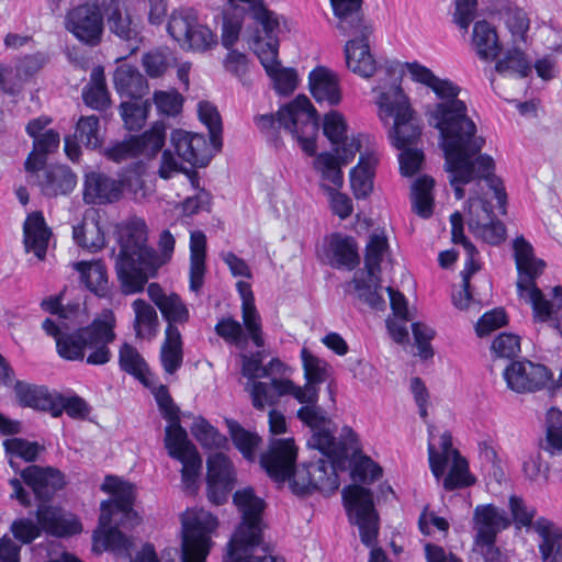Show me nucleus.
<instances>
[{"instance_id":"38","label":"nucleus","mask_w":562,"mask_h":562,"mask_svg":"<svg viewBox=\"0 0 562 562\" xmlns=\"http://www.w3.org/2000/svg\"><path fill=\"white\" fill-rule=\"evenodd\" d=\"M331 267L353 270L359 263L358 247L352 237L335 234L329 241Z\"/></svg>"},{"instance_id":"25","label":"nucleus","mask_w":562,"mask_h":562,"mask_svg":"<svg viewBox=\"0 0 562 562\" xmlns=\"http://www.w3.org/2000/svg\"><path fill=\"white\" fill-rule=\"evenodd\" d=\"M308 88L318 104L335 106L342 99L338 75L324 66H318L310 72Z\"/></svg>"},{"instance_id":"44","label":"nucleus","mask_w":562,"mask_h":562,"mask_svg":"<svg viewBox=\"0 0 562 562\" xmlns=\"http://www.w3.org/2000/svg\"><path fill=\"white\" fill-rule=\"evenodd\" d=\"M75 269L80 273V280L88 290L100 297L108 295L109 283L106 269L100 261L76 262Z\"/></svg>"},{"instance_id":"62","label":"nucleus","mask_w":562,"mask_h":562,"mask_svg":"<svg viewBox=\"0 0 562 562\" xmlns=\"http://www.w3.org/2000/svg\"><path fill=\"white\" fill-rule=\"evenodd\" d=\"M165 125L156 123L154 126L140 136H135L133 139L137 144L138 155H154L165 143Z\"/></svg>"},{"instance_id":"52","label":"nucleus","mask_w":562,"mask_h":562,"mask_svg":"<svg viewBox=\"0 0 562 562\" xmlns=\"http://www.w3.org/2000/svg\"><path fill=\"white\" fill-rule=\"evenodd\" d=\"M435 181L432 178L423 176L418 178L412 187L413 209L419 216L428 218L432 214L434 198L432 188Z\"/></svg>"},{"instance_id":"58","label":"nucleus","mask_w":562,"mask_h":562,"mask_svg":"<svg viewBox=\"0 0 562 562\" xmlns=\"http://www.w3.org/2000/svg\"><path fill=\"white\" fill-rule=\"evenodd\" d=\"M75 137L89 148L100 147L103 137L99 119L95 115L81 116L76 124Z\"/></svg>"},{"instance_id":"9","label":"nucleus","mask_w":562,"mask_h":562,"mask_svg":"<svg viewBox=\"0 0 562 562\" xmlns=\"http://www.w3.org/2000/svg\"><path fill=\"white\" fill-rule=\"evenodd\" d=\"M514 251L518 271L517 291L519 296L531 305L536 321H550L554 313L553 304L544 297L535 282L542 273L544 262L535 258L532 246L524 237L515 239Z\"/></svg>"},{"instance_id":"13","label":"nucleus","mask_w":562,"mask_h":562,"mask_svg":"<svg viewBox=\"0 0 562 562\" xmlns=\"http://www.w3.org/2000/svg\"><path fill=\"white\" fill-rule=\"evenodd\" d=\"M37 524L30 518H19L11 525L13 536L23 543H30L44 530L47 533L64 537L81 531L76 516L59 508L40 505L36 510Z\"/></svg>"},{"instance_id":"8","label":"nucleus","mask_w":562,"mask_h":562,"mask_svg":"<svg viewBox=\"0 0 562 562\" xmlns=\"http://www.w3.org/2000/svg\"><path fill=\"white\" fill-rule=\"evenodd\" d=\"M256 16L261 21L263 35L257 30L247 37L248 46L272 79L276 90L280 94L292 93L297 85V75L292 68H283L278 59L279 41L276 31L279 22L262 9L256 11Z\"/></svg>"},{"instance_id":"30","label":"nucleus","mask_w":562,"mask_h":562,"mask_svg":"<svg viewBox=\"0 0 562 562\" xmlns=\"http://www.w3.org/2000/svg\"><path fill=\"white\" fill-rule=\"evenodd\" d=\"M146 387L150 390L160 414L168 420L164 439L165 448L171 458H176V409L173 398L168 387L159 384L155 375L151 376V385Z\"/></svg>"},{"instance_id":"14","label":"nucleus","mask_w":562,"mask_h":562,"mask_svg":"<svg viewBox=\"0 0 562 562\" xmlns=\"http://www.w3.org/2000/svg\"><path fill=\"white\" fill-rule=\"evenodd\" d=\"M181 562H205L212 546L211 535L217 518L204 509L187 510L182 515Z\"/></svg>"},{"instance_id":"7","label":"nucleus","mask_w":562,"mask_h":562,"mask_svg":"<svg viewBox=\"0 0 562 562\" xmlns=\"http://www.w3.org/2000/svg\"><path fill=\"white\" fill-rule=\"evenodd\" d=\"M397 63H386L385 70L389 76L393 78V83L389 87H379L378 105L379 116L381 121L389 124L393 121L389 135L392 144L397 149L411 147L416 144L422 134L419 120L415 112L412 110L408 98L403 92L401 86L396 83Z\"/></svg>"},{"instance_id":"5","label":"nucleus","mask_w":562,"mask_h":562,"mask_svg":"<svg viewBox=\"0 0 562 562\" xmlns=\"http://www.w3.org/2000/svg\"><path fill=\"white\" fill-rule=\"evenodd\" d=\"M330 3L338 19L337 29L350 37L344 49L348 69L370 78L378 70V63L370 52L369 37L373 30L363 19L362 0H330Z\"/></svg>"},{"instance_id":"28","label":"nucleus","mask_w":562,"mask_h":562,"mask_svg":"<svg viewBox=\"0 0 562 562\" xmlns=\"http://www.w3.org/2000/svg\"><path fill=\"white\" fill-rule=\"evenodd\" d=\"M356 451L348 450L347 456L341 459L335 456H326L329 460L319 459L316 462H311L312 491L315 490L323 493H334L337 491L339 487L337 469H344L350 452Z\"/></svg>"},{"instance_id":"51","label":"nucleus","mask_w":562,"mask_h":562,"mask_svg":"<svg viewBox=\"0 0 562 562\" xmlns=\"http://www.w3.org/2000/svg\"><path fill=\"white\" fill-rule=\"evenodd\" d=\"M82 98L85 103L94 110H104L109 106L110 97L101 67L93 68L90 83L85 88Z\"/></svg>"},{"instance_id":"55","label":"nucleus","mask_w":562,"mask_h":562,"mask_svg":"<svg viewBox=\"0 0 562 562\" xmlns=\"http://www.w3.org/2000/svg\"><path fill=\"white\" fill-rule=\"evenodd\" d=\"M229 434L235 447L241 452L245 459L252 461L256 458V451L261 442L260 437L246 430L236 422H228Z\"/></svg>"},{"instance_id":"27","label":"nucleus","mask_w":562,"mask_h":562,"mask_svg":"<svg viewBox=\"0 0 562 562\" xmlns=\"http://www.w3.org/2000/svg\"><path fill=\"white\" fill-rule=\"evenodd\" d=\"M123 183L100 172L86 176L83 199L87 203H112L121 199Z\"/></svg>"},{"instance_id":"18","label":"nucleus","mask_w":562,"mask_h":562,"mask_svg":"<svg viewBox=\"0 0 562 562\" xmlns=\"http://www.w3.org/2000/svg\"><path fill=\"white\" fill-rule=\"evenodd\" d=\"M147 292L168 323L160 344L159 360L165 372L173 374L176 372V296L173 293L167 295L157 283L149 284Z\"/></svg>"},{"instance_id":"4","label":"nucleus","mask_w":562,"mask_h":562,"mask_svg":"<svg viewBox=\"0 0 562 562\" xmlns=\"http://www.w3.org/2000/svg\"><path fill=\"white\" fill-rule=\"evenodd\" d=\"M101 490L112 494L113 498L101 503L99 528L93 536V549L95 551L111 550L117 554H127L132 541L111 525L112 522L124 525L125 520L138 521L137 513L132 508L135 487L119 477L106 476Z\"/></svg>"},{"instance_id":"39","label":"nucleus","mask_w":562,"mask_h":562,"mask_svg":"<svg viewBox=\"0 0 562 562\" xmlns=\"http://www.w3.org/2000/svg\"><path fill=\"white\" fill-rule=\"evenodd\" d=\"M376 162L373 154H361L358 165L351 169L350 186L356 199H366L371 193Z\"/></svg>"},{"instance_id":"53","label":"nucleus","mask_w":562,"mask_h":562,"mask_svg":"<svg viewBox=\"0 0 562 562\" xmlns=\"http://www.w3.org/2000/svg\"><path fill=\"white\" fill-rule=\"evenodd\" d=\"M547 434L540 441V449L555 456L562 452V412L550 408L547 413Z\"/></svg>"},{"instance_id":"56","label":"nucleus","mask_w":562,"mask_h":562,"mask_svg":"<svg viewBox=\"0 0 562 562\" xmlns=\"http://www.w3.org/2000/svg\"><path fill=\"white\" fill-rule=\"evenodd\" d=\"M387 248V240L383 234H372L366 247L364 269L368 278L379 274L381 271V262Z\"/></svg>"},{"instance_id":"59","label":"nucleus","mask_w":562,"mask_h":562,"mask_svg":"<svg viewBox=\"0 0 562 562\" xmlns=\"http://www.w3.org/2000/svg\"><path fill=\"white\" fill-rule=\"evenodd\" d=\"M121 116L124 121L126 128L136 131L143 127L147 120L150 104L148 101H125L121 103Z\"/></svg>"},{"instance_id":"40","label":"nucleus","mask_w":562,"mask_h":562,"mask_svg":"<svg viewBox=\"0 0 562 562\" xmlns=\"http://www.w3.org/2000/svg\"><path fill=\"white\" fill-rule=\"evenodd\" d=\"M178 173H183L188 183L194 189L195 193L188 196L181 204L183 216H192L201 211L207 210L211 201L210 193L201 186L199 172L178 165Z\"/></svg>"},{"instance_id":"3","label":"nucleus","mask_w":562,"mask_h":562,"mask_svg":"<svg viewBox=\"0 0 562 562\" xmlns=\"http://www.w3.org/2000/svg\"><path fill=\"white\" fill-rule=\"evenodd\" d=\"M116 319L111 310L103 311L92 324L76 333H68L70 327L60 324L53 318H46L42 323L44 331L56 341L58 355L66 360H81L85 357V348L90 350L87 362L93 366L105 364L111 359L108 347L115 339L114 327Z\"/></svg>"},{"instance_id":"61","label":"nucleus","mask_w":562,"mask_h":562,"mask_svg":"<svg viewBox=\"0 0 562 562\" xmlns=\"http://www.w3.org/2000/svg\"><path fill=\"white\" fill-rule=\"evenodd\" d=\"M198 115L199 120L207 127L209 135L218 147V145H221V138H223V125L217 108L207 101H201L198 104Z\"/></svg>"},{"instance_id":"32","label":"nucleus","mask_w":562,"mask_h":562,"mask_svg":"<svg viewBox=\"0 0 562 562\" xmlns=\"http://www.w3.org/2000/svg\"><path fill=\"white\" fill-rule=\"evenodd\" d=\"M184 24V38L181 47L192 50H205L215 43V36L212 31L198 22L195 10L186 9L178 13Z\"/></svg>"},{"instance_id":"33","label":"nucleus","mask_w":562,"mask_h":562,"mask_svg":"<svg viewBox=\"0 0 562 562\" xmlns=\"http://www.w3.org/2000/svg\"><path fill=\"white\" fill-rule=\"evenodd\" d=\"M539 535V552L543 561L562 562V527H558L549 519L538 518L532 525Z\"/></svg>"},{"instance_id":"10","label":"nucleus","mask_w":562,"mask_h":562,"mask_svg":"<svg viewBox=\"0 0 562 562\" xmlns=\"http://www.w3.org/2000/svg\"><path fill=\"white\" fill-rule=\"evenodd\" d=\"M297 449L292 438L274 439L269 450L261 454L260 464L277 482L291 479L295 494L304 495L312 491L310 463L295 467Z\"/></svg>"},{"instance_id":"12","label":"nucleus","mask_w":562,"mask_h":562,"mask_svg":"<svg viewBox=\"0 0 562 562\" xmlns=\"http://www.w3.org/2000/svg\"><path fill=\"white\" fill-rule=\"evenodd\" d=\"M450 223L452 241L461 244L467 254L464 270L461 272L462 286L452 293V303L459 310L477 308L488 302L492 284L488 279H483V292L471 289L470 278L480 270V263L476 260L479 251L464 235L463 218L460 212L450 215Z\"/></svg>"},{"instance_id":"31","label":"nucleus","mask_w":562,"mask_h":562,"mask_svg":"<svg viewBox=\"0 0 562 562\" xmlns=\"http://www.w3.org/2000/svg\"><path fill=\"white\" fill-rule=\"evenodd\" d=\"M21 477L41 499L50 497L65 484L63 474L52 468L31 465L21 472Z\"/></svg>"},{"instance_id":"19","label":"nucleus","mask_w":562,"mask_h":562,"mask_svg":"<svg viewBox=\"0 0 562 562\" xmlns=\"http://www.w3.org/2000/svg\"><path fill=\"white\" fill-rule=\"evenodd\" d=\"M65 25L67 31L85 44L97 45L101 42L103 18L100 8L94 3L80 4L70 10Z\"/></svg>"},{"instance_id":"34","label":"nucleus","mask_w":562,"mask_h":562,"mask_svg":"<svg viewBox=\"0 0 562 562\" xmlns=\"http://www.w3.org/2000/svg\"><path fill=\"white\" fill-rule=\"evenodd\" d=\"M77 178L66 166H53L38 175V186L43 194L56 196L74 190Z\"/></svg>"},{"instance_id":"23","label":"nucleus","mask_w":562,"mask_h":562,"mask_svg":"<svg viewBox=\"0 0 562 562\" xmlns=\"http://www.w3.org/2000/svg\"><path fill=\"white\" fill-rule=\"evenodd\" d=\"M222 147L223 138H221V145L217 147L211 136L210 142H207L203 134L178 130V157L189 162L194 170L209 166Z\"/></svg>"},{"instance_id":"15","label":"nucleus","mask_w":562,"mask_h":562,"mask_svg":"<svg viewBox=\"0 0 562 562\" xmlns=\"http://www.w3.org/2000/svg\"><path fill=\"white\" fill-rule=\"evenodd\" d=\"M341 496L350 522L359 528L361 542L373 547L379 535V516L372 492L353 484L344 487Z\"/></svg>"},{"instance_id":"50","label":"nucleus","mask_w":562,"mask_h":562,"mask_svg":"<svg viewBox=\"0 0 562 562\" xmlns=\"http://www.w3.org/2000/svg\"><path fill=\"white\" fill-rule=\"evenodd\" d=\"M495 69L503 76L525 78L531 71V61L521 49L514 47L497 60Z\"/></svg>"},{"instance_id":"29","label":"nucleus","mask_w":562,"mask_h":562,"mask_svg":"<svg viewBox=\"0 0 562 562\" xmlns=\"http://www.w3.org/2000/svg\"><path fill=\"white\" fill-rule=\"evenodd\" d=\"M72 239L76 245L91 252L104 247V232L94 209H87L82 214L81 222L72 226Z\"/></svg>"},{"instance_id":"16","label":"nucleus","mask_w":562,"mask_h":562,"mask_svg":"<svg viewBox=\"0 0 562 562\" xmlns=\"http://www.w3.org/2000/svg\"><path fill=\"white\" fill-rule=\"evenodd\" d=\"M280 122L301 144L308 156L315 155V136L318 131V114L305 95H297L291 103L279 110Z\"/></svg>"},{"instance_id":"60","label":"nucleus","mask_w":562,"mask_h":562,"mask_svg":"<svg viewBox=\"0 0 562 562\" xmlns=\"http://www.w3.org/2000/svg\"><path fill=\"white\" fill-rule=\"evenodd\" d=\"M216 335L226 342L244 349L247 344V336L244 333L243 325L233 317L221 318L214 327Z\"/></svg>"},{"instance_id":"17","label":"nucleus","mask_w":562,"mask_h":562,"mask_svg":"<svg viewBox=\"0 0 562 562\" xmlns=\"http://www.w3.org/2000/svg\"><path fill=\"white\" fill-rule=\"evenodd\" d=\"M293 395L303 405H315L318 400V390L316 385L306 384L296 386L291 380L273 378L269 383H256L252 389V405L257 409H265L267 406H273L283 395Z\"/></svg>"},{"instance_id":"41","label":"nucleus","mask_w":562,"mask_h":562,"mask_svg":"<svg viewBox=\"0 0 562 562\" xmlns=\"http://www.w3.org/2000/svg\"><path fill=\"white\" fill-rule=\"evenodd\" d=\"M472 45L481 59H494L501 52V45L495 27L485 20L475 22L472 34Z\"/></svg>"},{"instance_id":"45","label":"nucleus","mask_w":562,"mask_h":562,"mask_svg":"<svg viewBox=\"0 0 562 562\" xmlns=\"http://www.w3.org/2000/svg\"><path fill=\"white\" fill-rule=\"evenodd\" d=\"M485 204L475 203L473 204V210L480 209L483 212V217L479 220H472L470 224V231L480 236L484 241L491 245H498L505 239L506 229L504 224L501 221H496L493 217H490Z\"/></svg>"},{"instance_id":"49","label":"nucleus","mask_w":562,"mask_h":562,"mask_svg":"<svg viewBox=\"0 0 562 562\" xmlns=\"http://www.w3.org/2000/svg\"><path fill=\"white\" fill-rule=\"evenodd\" d=\"M9 386L13 387L15 398L21 405L41 411L50 408V396L46 390L23 381H15L13 378Z\"/></svg>"},{"instance_id":"43","label":"nucleus","mask_w":562,"mask_h":562,"mask_svg":"<svg viewBox=\"0 0 562 562\" xmlns=\"http://www.w3.org/2000/svg\"><path fill=\"white\" fill-rule=\"evenodd\" d=\"M114 83L121 95L142 98L148 90L145 78L132 66L121 65L114 74Z\"/></svg>"},{"instance_id":"35","label":"nucleus","mask_w":562,"mask_h":562,"mask_svg":"<svg viewBox=\"0 0 562 562\" xmlns=\"http://www.w3.org/2000/svg\"><path fill=\"white\" fill-rule=\"evenodd\" d=\"M475 538H496L497 533L509 526L506 513L494 505H479L474 510Z\"/></svg>"},{"instance_id":"64","label":"nucleus","mask_w":562,"mask_h":562,"mask_svg":"<svg viewBox=\"0 0 562 562\" xmlns=\"http://www.w3.org/2000/svg\"><path fill=\"white\" fill-rule=\"evenodd\" d=\"M191 432L205 448H220L226 442V438L204 418H198L193 422Z\"/></svg>"},{"instance_id":"1","label":"nucleus","mask_w":562,"mask_h":562,"mask_svg":"<svg viewBox=\"0 0 562 562\" xmlns=\"http://www.w3.org/2000/svg\"><path fill=\"white\" fill-rule=\"evenodd\" d=\"M406 67L414 81L430 88L441 99L430 112V117L440 132L445 169L456 199L464 198L462 186L475 179H485L499 207L504 209L506 193L493 175V159L481 154L485 139L476 134V125L468 115L467 104L458 99L460 87L449 79H440L416 61L406 64Z\"/></svg>"},{"instance_id":"54","label":"nucleus","mask_w":562,"mask_h":562,"mask_svg":"<svg viewBox=\"0 0 562 562\" xmlns=\"http://www.w3.org/2000/svg\"><path fill=\"white\" fill-rule=\"evenodd\" d=\"M108 22L111 32L120 38L134 42L131 47L132 52L137 49L138 29L126 12H123L119 5L114 7L109 13Z\"/></svg>"},{"instance_id":"57","label":"nucleus","mask_w":562,"mask_h":562,"mask_svg":"<svg viewBox=\"0 0 562 562\" xmlns=\"http://www.w3.org/2000/svg\"><path fill=\"white\" fill-rule=\"evenodd\" d=\"M449 465V472L442 481L446 491L468 487L474 483V477L470 474L469 464L464 458L452 459Z\"/></svg>"},{"instance_id":"6","label":"nucleus","mask_w":562,"mask_h":562,"mask_svg":"<svg viewBox=\"0 0 562 562\" xmlns=\"http://www.w3.org/2000/svg\"><path fill=\"white\" fill-rule=\"evenodd\" d=\"M233 501L243 520L228 542L229 562H277L273 555L259 549L262 540L263 499L255 495L251 487H246L237 491Z\"/></svg>"},{"instance_id":"22","label":"nucleus","mask_w":562,"mask_h":562,"mask_svg":"<svg viewBox=\"0 0 562 562\" xmlns=\"http://www.w3.org/2000/svg\"><path fill=\"white\" fill-rule=\"evenodd\" d=\"M179 422L180 416L178 415V462L182 464V490L187 495L193 496L201 485L202 458L196 447L188 440L187 430Z\"/></svg>"},{"instance_id":"11","label":"nucleus","mask_w":562,"mask_h":562,"mask_svg":"<svg viewBox=\"0 0 562 562\" xmlns=\"http://www.w3.org/2000/svg\"><path fill=\"white\" fill-rule=\"evenodd\" d=\"M297 417L313 430L307 440L308 447L317 449L323 456H335L341 459L347 456L348 450H358L356 432L349 427H344L342 439L337 440L333 435L331 420L317 404L303 405L297 411Z\"/></svg>"},{"instance_id":"48","label":"nucleus","mask_w":562,"mask_h":562,"mask_svg":"<svg viewBox=\"0 0 562 562\" xmlns=\"http://www.w3.org/2000/svg\"><path fill=\"white\" fill-rule=\"evenodd\" d=\"M59 143L60 136L56 131H44L41 136L34 139L33 150L25 161L26 170L34 171L40 169L45 164V156L55 151L59 147Z\"/></svg>"},{"instance_id":"47","label":"nucleus","mask_w":562,"mask_h":562,"mask_svg":"<svg viewBox=\"0 0 562 562\" xmlns=\"http://www.w3.org/2000/svg\"><path fill=\"white\" fill-rule=\"evenodd\" d=\"M134 330L137 338L150 340L157 333V313L146 301L137 299L132 304Z\"/></svg>"},{"instance_id":"46","label":"nucleus","mask_w":562,"mask_h":562,"mask_svg":"<svg viewBox=\"0 0 562 562\" xmlns=\"http://www.w3.org/2000/svg\"><path fill=\"white\" fill-rule=\"evenodd\" d=\"M428 457L430 470L437 481L445 475L450 460L461 457L458 450L452 448V437L450 432L445 431L440 437V451L429 442Z\"/></svg>"},{"instance_id":"42","label":"nucleus","mask_w":562,"mask_h":562,"mask_svg":"<svg viewBox=\"0 0 562 562\" xmlns=\"http://www.w3.org/2000/svg\"><path fill=\"white\" fill-rule=\"evenodd\" d=\"M119 362L123 371L133 375L144 386L151 385V376L154 374L149 370L145 359L134 346L126 342L121 346L119 351Z\"/></svg>"},{"instance_id":"63","label":"nucleus","mask_w":562,"mask_h":562,"mask_svg":"<svg viewBox=\"0 0 562 562\" xmlns=\"http://www.w3.org/2000/svg\"><path fill=\"white\" fill-rule=\"evenodd\" d=\"M314 167L322 173L325 181L333 183L336 188L342 187L344 176L337 158L329 153L319 154L314 161Z\"/></svg>"},{"instance_id":"20","label":"nucleus","mask_w":562,"mask_h":562,"mask_svg":"<svg viewBox=\"0 0 562 562\" xmlns=\"http://www.w3.org/2000/svg\"><path fill=\"white\" fill-rule=\"evenodd\" d=\"M207 497L215 505L225 503L236 484V470L223 452L211 454L206 460Z\"/></svg>"},{"instance_id":"37","label":"nucleus","mask_w":562,"mask_h":562,"mask_svg":"<svg viewBox=\"0 0 562 562\" xmlns=\"http://www.w3.org/2000/svg\"><path fill=\"white\" fill-rule=\"evenodd\" d=\"M379 282V274H375V277H372V280H370L368 278V272L356 273L353 279L346 283L345 290L347 292L352 291L360 302L367 304L371 308L383 311L386 303L378 292Z\"/></svg>"},{"instance_id":"26","label":"nucleus","mask_w":562,"mask_h":562,"mask_svg":"<svg viewBox=\"0 0 562 562\" xmlns=\"http://www.w3.org/2000/svg\"><path fill=\"white\" fill-rule=\"evenodd\" d=\"M52 231L41 212L29 214L23 224V244L27 254H33L38 260H44Z\"/></svg>"},{"instance_id":"24","label":"nucleus","mask_w":562,"mask_h":562,"mask_svg":"<svg viewBox=\"0 0 562 562\" xmlns=\"http://www.w3.org/2000/svg\"><path fill=\"white\" fill-rule=\"evenodd\" d=\"M241 361V374L247 378V384L245 389L250 393L252 397L254 384L262 383L258 381L261 378L270 379L272 382L273 378H281L285 372V364L278 358H272L267 364H263L266 358L265 350H258L256 352H243L239 355Z\"/></svg>"},{"instance_id":"21","label":"nucleus","mask_w":562,"mask_h":562,"mask_svg":"<svg viewBox=\"0 0 562 562\" xmlns=\"http://www.w3.org/2000/svg\"><path fill=\"white\" fill-rule=\"evenodd\" d=\"M507 386L516 393L536 392L546 386L551 373L543 364L531 361H514L504 370Z\"/></svg>"},{"instance_id":"36","label":"nucleus","mask_w":562,"mask_h":562,"mask_svg":"<svg viewBox=\"0 0 562 562\" xmlns=\"http://www.w3.org/2000/svg\"><path fill=\"white\" fill-rule=\"evenodd\" d=\"M206 236L201 231L190 233V291L198 293L204 283Z\"/></svg>"},{"instance_id":"2","label":"nucleus","mask_w":562,"mask_h":562,"mask_svg":"<svg viewBox=\"0 0 562 562\" xmlns=\"http://www.w3.org/2000/svg\"><path fill=\"white\" fill-rule=\"evenodd\" d=\"M120 251L116 271L125 294L140 292L149 278L172 258L175 238L170 231L160 234L158 251L147 246V226L142 218H132L119 227Z\"/></svg>"}]
</instances>
